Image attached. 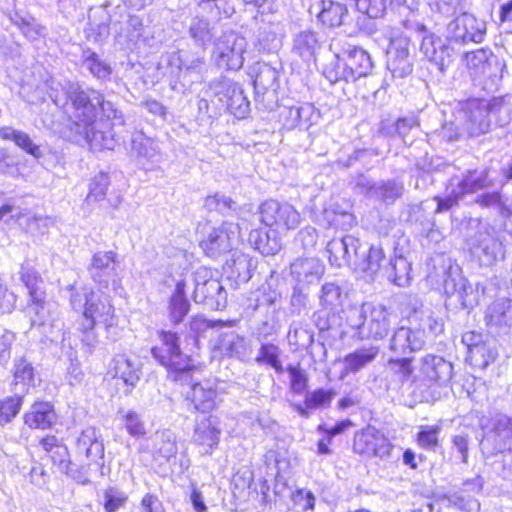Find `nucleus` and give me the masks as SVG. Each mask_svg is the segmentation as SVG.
<instances>
[{
  "label": "nucleus",
  "mask_w": 512,
  "mask_h": 512,
  "mask_svg": "<svg viewBox=\"0 0 512 512\" xmlns=\"http://www.w3.org/2000/svg\"><path fill=\"white\" fill-rule=\"evenodd\" d=\"M191 400L196 410L203 413L212 411L218 404L214 383L206 381L194 384L191 391Z\"/></svg>",
  "instance_id": "bb28decb"
},
{
  "label": "nucleus",
  "mask_w": 512,
  "mask_h": 512,
  "mask_svg": "<svg viewBox=\"0 0 512 512\" xmlns=\"http://www.w3.org/2000/svg\"><path fill=\"white\" fill-rule=\"evenodd\" d=\"M19 277L28 290L29 300L46 296L44 291V281L32 264L24 262L21 265Z\"/></svg>",
  "instance_id": "473e14b6"
},
{
  "label": "nucleus",
  "mask_w": 512,
  "mask_h": 512,
  "mask_svg": "<svg viewBox=\"0 0 512 512\" xmlns=\"http://www.w3.org/2000/svg\"><path fill=\"white\" fill-rule=\"evenodd\" d=\"M83 316L84 331L92 330L96 324H102L109 336L116 335L118 318L109 297H101L91 292L86 297Z\"/></svg>",
  "instance_id": "20e7f679"
},
{
  "label": "nucleus",
  "mask_w": 512,
  "mask_h": 512,
  "mask_svg": "<svg viewBox=\"0 0 512 512\" xmlns=\"http://www.w3.org/2000/svg\"><path fill=\"white\" fill-rule=\"evenodd\" d=\"M451 183L459 189V193H462L463 196L467 193H473L493 185V181L489 178L487 170L468 171L462 177H452Z\"/></svg>",
  "instance_id": "cd10ccee"
},
{
  "label": "nucleus",
  "mask_w": 512,
  "mask_h": 512,
  "mask_svg": "<svg viewBox=\"0 0 512 512\" xmlns=\"http://www.w3.org/2000/svg\"><path fill=\"white\" fill-rule=\"evenodd\" d=\"M25 424L30 428L46 429L56 421L53 407L47 402L35 403L24 416Z\"/></svg>",
  "instance_id": "c756f323"
},
{
  "label": "nucleus",
  "mask_w": 512,
  "mask_h": 512,
  "mask_svg": "<svg viewBox=\"0 0 512 512\" xmlns=\"http://www.w3.org/2000/svg\"><path fill=\"white\" fill-rule=\"evenodd\" d=\"M110 373L127 386L134 387L139 381L140 368L138 363L125 354L116 355L111 362Z\"/></svg>",
  "instance_id": "a878e982"
},
{
  "label": "nucleus",
  "mask_w": 512,
  "mask_h": 512,
  "mask_svg": "<svg viewBox=\"0 0 512 512\" xmlns=\"http://www.w3.org/2000/svg\"><path fill=\"white\" fill-rule=\"evenodd\" d=\"M205 207L209 210H217L221 213L235 209L236 203L224 195L215 194L205 199Z\"/></svg>",
  "instance_id": "0e129e2a"
},
{
  "label": "nucleus",
  "mask_w": 512,
  "mask_h": 512,
  "mask_svg": "<svg viewBox=\"0 0 512 512\" xmlns=\"http://www.w3.org/2000/svg\"><path fill=\"white\" fill-rule=\"evenodd\" d=\"M104 497V509L106 512H116L127 501V496L114 488H108L105 491Z\"/></svg>",
  "instance_id": "e2e57ef3"
},
{
  "label": "nucleus",
  "mask_w": 512,
  "mask_h": 512,
  "mask_svg": "<svg viewBox=\"0 0 512 512\" xmlns=\"http://www.w3.org/2000/svg\"><path fill=\"white\" fill-rule=\"evenodd\" d=\"M335 393L332 390L318 389L309 394L305 398V405L310 409L329 406Z\"/></svg>",
  "instance_id": "6e6d98bb"
},
{
  "label": "nucleus",
  "mask_w": 512,
  "mask_h": 512,
  "mask_svg": "<svg viewBox=\"0 0 512 512\" xmlns=\"http://www.w3.org/2000/svg\"><path fill=\"white\" fill-rule=\"evenodd\" d=\"M349 326L361 340L385 338L392 325V313L383 305L370 302L349 311Z\"/></svg>",
  "instance_id": "f03ea898"
},
{
  "label": "nucleus",
  "mask_w": 512,
  "mask_h": 512,
  "mask_svg": "<svg viewBox=\"0 0 512 512\" xmlns=\"http://www.w3.org/2000/svg\"><path fill=\"white\" fill-rule=\"evenodd\" d=\"M444 289L446 293L456 297L463 309H473L479 303L478 289L460 275L457 278H447L444 281Z\"/></svg>",
  "instance_id": "5701e85b"
},
{
  "label": "nucleus",
  "mask_w": 512,
  "mask_h": 512,
  "mask_svg": "<svg viewBox=\"0 0 512 512\" xmlns=\"http://www.w3.org/2000/svg\"><path fill=\"white\" fill-rule=\"evenodd\" d=\"M463 126L459 124L458 120H456L453 116L450 120L444 122L438 134L441 138L448 142H453L461 139L462 137L467 136L462 128Z\"/></svg>",
  "instance_id": "bf43d9fd"
},
{
  "label": "nucleus",
  "mask_w": 512,
  "mask_h": 512,
  "mask_svg": "<svg viewBox=\"0 0 512 512\" xmlns=\"http://www.w3.org/2000/svg\"><path fill=\"white\" fill-rule=\"evenodd\" d=\"M216 348L223 356L243 359L248 356L250 347L243 336L235 332L222 334Z\"/></svg>",
  "instance_id": "c85d7f7f"
},
{
  "label": "nucleus",
  "mask_w": 512,
  "mask_h": 512,
  "mask_svg": "<svg viewBox=\"0 0 512 512\" xmlns=\"http://www.w3.org/2000/svg\"><path fill=\"white\" fill-rule=\"evenodd\" d=\"M210 90L223 106L237 118H244L249 110V101L244 96L242 89L229 79L215 81L210 85Z\"/></svg>",
  "instance_id": "9d476101"
},
{
  "label": "nucleus",
  "mask_w": 512,
  "mask_h": 512,
  "mask_svg": "<svg viewBox=\"0 0 512 512\" xmlns=\"http://www.w3.org/2000/svg\"><path fill=\"white\" fill-rule=\"evenodd\" d=\"M193 300L203 303L212 310H218L226 304V291L220 281L213 277L206 267H199L193 273Z\"/></svg>",
  "instance_id": "6e6552de"
},
{
  "label": "nucleus",
  "mask_w": 512,
  "mask_h": 512,
  "mask_svg": "<svg viewBox=\"0 0 512 512\" xmlns=\"http://www.w3.org/2000/svg\"><path fill=\"white\" fill-rule=\"evenodd\" d=\"M92 450H75L77 452L76 457L89 458ZM65 454L68 455V460H60V466L63 472L75 482L81 485H88L89 479V465H83L76 462V459H72L74 456L68 453V450H64Z\"/></svg>",
  "instance_id": "7c9ffc66"
},
{
  "label": "nucleus",
  "mask_w": 512,
  "mask_h": 512,
  "mask_svg": "<svg viewBox=\"0 0 512 512\" xmlns=\"http://www.w3.org/2000/svg\"><path fill=\"white\" fill-rule=\"evenodd\" d=\"M260 221L279 233L295 230L301 223V215L289 203L267 200L259 207Z\"/></svg>",
  "instance_id": "0eeeda50"
},
{
  "label": "nucleus",
  "mask_w": 512,
  "mask_h": 512,
  "mask_svg": "<svg viewBox=\"0 0 512 512\" xmlns=\"http://www.w3.org/2000/svg\"><path fill=\"white\" fill-rule=\"evenodd\" d=\"M357 10L370 18L382 17L388 8L391 10L407 4V0H354Z\"/></svg>",
  "instance_id": "72a5a7b5"
},
{
  "label": "nucleus",
  "mask_w": 512,
  "mask_h": 512,
  "mask_svg": "<svg viewBox=\"0 0 512 512\" xmlns=\"http://www.w3.org/2000/svg\"><path fill=\"white\" fill-rule=\"evenodd\" d=\"M424 345V332L422 330L400 327L394 332L389 349L395 354L404 355L421 350Z\"/></svg>",
  "instance_id": "412c9836"
},
{
  "label": "nucleus",
  "mask_w": 512,
  "mask_h": 512,
  "mask_svg": "<svg viewBox=\"0 0 512 512\" xmlns=\"http://www.w3.org/2000/svg\"><path fill=\"white\" fill-rule=\"evenodd\" d=\"M318 48L319 42L314 31L304 30L294 36L293 52L305 61L311 60Z\"/></svg>",
  "instance_id": "c9c22d12"
},
{
  "label": "nucleus",
  "mask_w": 512,
  "mask_h": 512,
  "mask_svg": "<svg viewBox=\"0 0 512 512\" xmlns=\"http://www.w3.org/2000/svg\"><path fill=\"white\" fill-rule=\"evenodd\" d=\"M477 255L483 265L489 266L503 257V245L497 238L487 236L481 240Z\"/></svg>",
  "instance_id": "58836bf2"
},
{
  "label": "nucleus",
  "mask_w": 512,
  "mask_h": 512,
  "mask_svg": "<svg viewBox=\"0 0 512 512\" xmlns=\"http://www.w3.org/2000/svg\"><path fill=\"white\" fill-rule=\"evenodd\" d=\"M110 184L109 177L105 173L94 176L89 184V193L86 197L88 203L98 202L104 199Z\"/></svg>",
  "instance_id": "09e8293b"
},
{
  "label": "nucleus",
  "mask_w": 512,
  "mask_h": 512,
  "mask_svg": "<svg viewBox=\"0 0 512 512\" xmlns=\"http://www.w3.org/2000/svg\"><path fill=\"white\" fill-rule=\"evenodd\" d=\"M305 112H313V108L309 105L285 107L281 113L284 127L287 129L299 127L301 113Z\"/></svg>",
  "instance_id": "864d4df0"
},
{
  "label": "nucleus",
  "mask_w": 512,
  "mask_h": 512,
  "mask_svg": "<svg viewBox=\"0 0 512 512\" xmlns=\"http://www.w3.org/2000/svg\"><path fill=\"white\" fill-rule=\"evenodd\" d=\"M387 67L393 77L403 78L412 72V59L409 53V40L404 37L393 39L388 51Z\"/></svg>",
  "instance_id": "dca6fc26"
},
{
  "label": "nucleus",
  "mask_w": 512,
  "mask_h": 512,
  "mask_svg": "<svg viewBox=\"0 0 512 512\" xmlns=\"http://www.w3.org/2000/svg\"><path fill=\"white\" fill-rule=\"evenodd\" d=\"M320 304L326 309L334 310L341 305V289L335 283H325L319 296Z\"/></svg>",
  "instance_id": "de8ad7c7"
},
{
  "label": "nucleus",
  "mask_w": 512,
  "mask_h": 512,
  "mask_svg": "<svg viewBox=\"0 0 512 512\" xmlns=\"http://www.w3.org/2000/svg\"><path fill=\"white\" fill-rule=\"evenodd\" d=\"M197 232L201 235L200 246L210 257H217L230 251L238 241L240 228L238 224L224 221L219 226L209 222L199 223Z\"/></svg>",
  "instance_id": "7ed1b4c3"
},
{
  "label": "nucleus",
  "mask_w": 512,
  "mask_h": 512,
  "mask_svg": "<svg viewBox=\"0 0 512 512\" xmlns=\"http://www.w3.org/2000/svg\"><path fill=\"white\" fill-rule=\"evenodd\" d=\"M219 431L214 427L211 418L201 420L194 433V442L200 446L212 448L218 444Z\"/></svg>",
  "instance_id": "a19ab883"
},
{
  "label": "nucleus",
  "mask_w": 512,
  "mask_h": 512,
  "mask_svg": "<svg viewBox=\"0 0 512 512\" xmlns=\"http://www.w3.org/2000/svg\"><path fill=\"white\" fill-rule=\"evenodd\" d=\"M485 325L497 332L507 331L512 327V300L507 297H497L484 312Z\"/></svg>",
  "instance_id": "f3484780"
},
{
  "label": "nucleus",
  "mask_w": 512,
  "mask_h": 512,
  "mask_svg": "<svg viewBox=\"0 0 512 512\" xmlns=\"http://www.w3.org/2000/svg\"><path fill=\"white\" fill-rule=\"evenodd\" d=\"M246 46V39L242 35L226 31L217 39L212 59L219 68L238 70L244 63Z\"/></svg>",
  "instance_id": "423d86ee"
},
{
  "label": "nucleus",
  "mask_w": 512,
  "mask_h": 512,
  "mask_svg": "<svg viewBox=\"0 0 512 512\" xmlns=\"http://www.w3.org/2000/svg\"><path fill=\"white\" fill-rule=\"evenodd\" d=\"M99 108V112L102 114L103 121L106 122L110 127L112 125H121L124 123L122 113L117 110L112 102L106 101L103 95L102 102L99 103Z\"/></svg>",
  "instance_id": "680f3d73"
},
{
  "label": "nucleus",
  "mask_w": 512,
  "mask_h": 512,
  "mask_svg": "<svg viewBox=\"0 0 512 512\" xmlns=\"http://www.w3.org/2000/svg\"><path fill=\"white\" fill-rule=\"evenodd\" d=\"M28 313L32 326L42 328L45 334H53L54 330L61 329L58 305L46 301L45 297L29 300Z\"/></svg>",
  "instance_id": "f8f14e48"
},
{
  "label": "nucleus",
  "mask_w": 512,
  "mask_h": 512,
  "mask_svg": "<svg viewBox=\"0 0 512 512\" xmlns=\"http://www.w3.org/2000/svg\"><path fill=\"white\" fill-rule=\"evenodd\" d=\"M324 271L325 266L317 257H298L290 264V275L299 285H308L318 281Z\"/></svg>",
  "instance_id": "6ab92c4d"
},
{
  "label": "nucleus",
  "mask_w": 512,
  "mask_h": 512,
  "mask_svg": "<svg viewBox=\"0 0 512 512\" xmlns=\"http://www.w3.org/2000/svg\"><path fill=\"white\" fill-rule=\"evenodd\" d=\"M496 356V351L489 348L484 342L475 348H471L468 353L470 361L482 368H486L491 362H494Z\"/></svg>",
  "instance_id": "3c124183"
},
{
  "label": "nucleus",
  "mask_w": 512,
  "mask_h": 512,
  "mask_svg": "<svg viewBox=\"0 0 512 512\" xmlns=\"http://www.w3.org/2000/svg\"><path fill=\"white\" fill-rule=\"evenodd\" d=\"M279 350L278 347L273 344H265L262 345L258 356L256 358L257 362H265L271 367H273L276 371H282V365L279 361Z\"/></svg>",
  "instance_id": "4d7b16f0"
},
{
  "label": "nucleus",
  "mask_w": 512,
  "mask_h": 512,
  "mask_svg": "<svg viewBox=\"0 0 512 512\" xmlns=\"http://www.w3.org/2000/svg\"><path fill=\"white\" fill-rule=\"evenodd\" d=\"M379 354V348L369 346L356 349L354 352L347 354L343 359L344 373H357L370 363H372Z\"/></svg>",
  "instance_id": "2f4dec72"
},
{
  "label": "nucleus",
  "mask_w": 512,
  "mask_h": 512,
  "mask_svg": "<svg viewBox=\"0 0 512 512\" xmlns=\"http://www.w3.org/2000/svg\"><path fill=\"white\" fill-rule=\"evenodd\" d=\"M448 29L452 33V37L459 42L480 43L483 40L484 31L471 14L460 15L449 24Z\"/></svg>",
  "instance_id": "4be33fe9"
},
{
  "label": "nucleus",
  "mask_w": 512,
  "mask_h": 512,
  "mask_svg": "<svg viewBox=\"0 0 512 512\" xmlns=\"http://www.w3.org/2000/svg\"><path fill=\"white\" fill-rule=\"evenodd\" d=\"M346 64L331 77L332 80L356 81L367 76L373 67L369 54L361 48L354 47L345 53Z\"/></svg>",
  "instance_id": "2eb2a0df"
},
{
  "label": "nucleus",
  "mask_w": 512,
  "mask_h": 512,
  "mask_svg": "<svg viewBox=\"0 0 512 512\" xmlns=\"http://www.w3.org/2000/svg\"><path fill=\"white\" fill-rule=\"evenodd\" d=\"M359 247L360 240L352 235L332 239L326 247L330 264L335 267L348 264L351 267L353 254Z\"/></svg>",
  "instance_id": "aec40b11"
},
{
  "label": "nucleus",
  "mask_w": 512,
  "mask_h": 512,
  "mask_svg": "<svg viewBox=\"0 0 512 512\" xmlns=\"http://www.w3.org/2000/svg\"><path fill=\"white\" fill-rule=\"evenodd\" d=\"M83 63L91 74L98 79H107L111 75L110 65L102 61L94 52H85Z\"/></svg>",
  "instance_id": "a18cd8bd"
},
{
  "label": "nucleus",
  "mask_w": 512,
  "mask_h": 512,
  "mask_svg": "<svg viewBox=\"0 0 512 512\" xmlns=\"http://www.w3.org/2000/svg\"><path fill=\"white\" fill-rule=\"evenodd\" d=\"M355 446L366 448H383L385 446V439L373 427H367L361 432L356 433L354 438Z\"/></svg>",
  "instance_id": "49530a36"
},
{
  "label": "nucleus",
  "mask_w": 512,
  "mask_h": 512,
  "mask_svg": "<svg viewBox=\"0 0 512 512\" xmlns=\"http://www.w3.org/2000/svg\"><path fill=\"white\" fill-rule=\"evenodd\" d=\"M453 117L458 120L468 137H477L490 129L487 105L477 99L459 102L453 109Z\"/></svg>",
  "instance_id": "39448f33"
},
{
  "label": "nucleus",
  "mask_w": 512,
  "mask_h": 512,
  "mask_svg": "<svg viewBox=\"0 0 512 512\" xmlns=\"http://www.w3.org/2000/svg\"><path fill=\"white\" fill-rule=\"evenodd\" d=\"M159 337L163 347H153L151 353L163 366L175 372H186L193 367L192 360L180 352L175 333L161 331Z\"/></svg>",
  "instance_id": "1a4fd4ad"
},
{
  "label": "nucleus",
  "mask_w": 512,
  "mask_h": 512,
  "mask_svg": "<svg viewBox=\"0 0 512 512\" xmlns=\"http://www.w3.org/2000/svg\"><path fill=\"white\" fill-rule=\"evenodd\" d=\"M463 197L459 193V189L451 183V179L445 190V196H435L433 201L436 203L435 213H443L450 210L452 207L458 205L459 200Z\"/></svg>",
  "instance_id": "c03bdc74"
},
{
  "label": "nucleus",
  "mask_w": 512,
  "mask_h": 512,
  "mask_svg": "<svg viewBox=\"0 0 512 512\" xmlns=\"http://www.w3.org/2000/svg\"><path fill=\"white\" fill-rule=\"evenodd\" d=\"M117 254L114 251H98L92 258L88 271L91 278L102 288H114L118 285L116 280Z\"/></svg>",
  "instance_id": "ddd939ff"
},
{
  "label": "nucleus",
  "mask_w": 512,
  "mask_h": 512,
  "mask_svg": "<svg viewBox=\"0 0 512 512\" xmlns=\"http://www.w3.org/2000/svg\"><path fill=\"white\" fill-rule=\"evenodd\" d=\"M0 138L2 140L13 141L19 148L35 158L41 156L39 146L34 144L30 136L24 131L16 130L12 127H1Z\"/></svg>",
  "instance_id": "e433bc0d"
},
{
  "label": "nucleus",
  "mask_w": 512,
  "mask_h": 512,
  "mask_svg": "<svg viewBox=\"0 0 512 512\" xmlns=\"http://www.w3.org/2000/svg\"><path fill=\"white\" fill-rule=\"evenodd\" d=\"M132 151L138 158L146 160H154L160 152L158 144L141 132L132 136Z\"/></svg>",
  "instance_id": "ea45409f"
},
{
  "label": "nucleus",
  "mask_w": 512,
  "mask_h": 512,
  "mask_svg": "<svg viewBox=\"0 0 512 512\" xmlns=\"http://www.w3.org/2000/svg\"><path fill=\"white\" fill-rule=\"evenodd\" d=\"M310 13L326 28L339 27L344 23L348 10L340 2L333 0H318L310 6Z\"/></svg>",
  "instance_id": "a211bd4d"
},
{
  "label": "nucleus",
  "mask_w": 512,
  "mask_h": 512,
  "mask_svg": "<svg viewBox=\"0 0 512 512\" xmlns=\"http://www.w3.org/2000/svg\"><path fill=\"white\" fill-rule=\"evenodd\" d=\"M387 370L393 380L403 384L411 379L413 374L411 359H391L388 361Z\"/></svg>",
  "instance_id": "37998d69"
},
{
  "label": "nucleus",
  "mask_w": 512,
  "mask_h": 512,
  "mask_svg": "<svg viewBox=\"0 0 512 512\" xmlns=\"http://www.w3.org/2000/svg\"><path fill=\"white\" fill-rule=\"evenodd\" d=\"M421 52L431 62L435 63L441 71L451 62L452 50L447 43L433 34L422 39Z\"/></svg>",
  "instance_id": "b1692460"
},
{
  "label": "nucleus",
  "mask_w": 512,
  "mask_h": 512,
  "mask_svg": "<svg viewBox=\"0 0 512 512\" xmlns=\"http://www.w3.org/2000/svg\"><path fill=\"white\" fill-rule=\"evenodd\" d=\"M419 432L417 433V442L420 446L429 447V446H438L439 443V434L441 431L440 426L438 425H423L420 426Z\"/></svg>",
  "instance_id": "5fc2aeb1"
},
{
  "label": "nucleus",
  "mask_w": 512,
  "mask_h": 512,
  "mask_svg": "<svg viewBox=\"0 0 512 512\" xmlns=\"http://www.w3.org/2000/svg\"><path fill=\"white\" fill-rule=\"evenodd\" d=\"M495 431L501 437L505 444L512 446V418L506 415H499L494 425Z\"/></svg>",
  "instance_id": "69168bd1"
},
{
  "label": "nucleus",
  "mask_w": 512,
  "mask_h": 512,
  "mask_svg": "<svg viewBox=\"0 0 512 512\" xmlns=\"http://www.w3.org/2000/svg\"><path fill=\"white\" fill-rule=\"evenodd\" d=\"M418 373L414 381H421L426 386L445 384L453 376V365L441 356L427 354L420 358Z\"/></svg>",
  "instance_id": "9b49d317"
},
{
  "label": "nucleus",
  "mask_w": 512,
  "mask_h": 512,
  "mask_svg": "<svg viewBox=\"0 0 512 512\" xmlns=\"http://www.w3.org/2000/svg\"><path fill=\"white\" fill-rule=\"evenodd\" d=\"M50 98L59 107H65L68 100L73 108V118L79 133L84 135L86 141L93 150H112L116 144L112 128L103 121L97 119L99 103L102 102V94L96 90H81L77 84L68 82L63 87V94L50 93Z\"/></svg>",
  "instance_id": "f257e3e1"
},
{
  "label": "nucleus",
  "mask_w": 512,
  "mask_h": 512,
  "mask_svg": "<svg viewBox=\"0 0 512 512\" xmlns=\"http://www.w3.org/2000/svg\"><path fill=\"white\" fill-rule=\"evenodd\" d=\"M358 185L366 190V194L384 203H393L403 194V185L395 180L372 183L367 179L361 180Z\"/></svg>",
  "instance_id": "393cba45"
},
{
  "label": "nucleus",
  "mask_w": 512,
  "mask_h": 512,
  "mask_svg": "<svg viewBox=\"0 0 512 512\" xmlns=\"http://www.w3.org/2000/svg\"><path fill=\"white\" fill-rule=\"evenodd\" d=\"M291 498L296 506L302 511L313 510L315 506V497L311 491L298 489L291 493Z\"/></svg>",
  "instance_id": "338daca9"
},
{
  "label": "nucleus",
  "mask_w": 512,
  "mask_h": 512,
  "mask_svg": "<svg viewBox=\"0 0 512 512\" xmlns=\"http://www.w3.org/2000/svg\"><path fill=\"white\" fill-rule=\"evenodd\" d=\"M410 269L408 261L403 257H399L389 263V266L385 269V273L389 280L400 287H404L410 283Z\"/></svg>",
  "instance_id": "79ce46f5"
},
{
  "label": "nucleus",
  "mask_w": 512,
  "mask_h": 512,
  "mask_svg": "<svg viewBox=\"0 0 512 512\" xmlns=\"http://www.w3.org/2000/svg\"><path fill=\"white\" fill-rule=\"evenodd\" d=\"M22 405V398L19 396L9 397L0 404V423H7L14 418Z\"/></svg>",
  "instance_id": "052dcab7"
},
{
  "label": "nucleus",
  "mask_w": 512,
  "mask_h": 512,
  "mask_svg": "<svg viewBox=\"0 0 512 512\" xmlns=\"http://www.w3.org/2000/svg\"><path fill=\"white\" fill-rule=\"evenodd\" d=\"M387 260L380 246H368L360 242V247L353 254L352 268L373 278L387 267Z\"/></svg>",
  "instance_id": "4468645a"
},
{
  "label": "nucleus",
  "mask_w": 512,
  "mask_h": 512,
  "mask_svg": "<svg viewBox=\"0 0 512 512\" xmlns=\"http://www.w3.org/2000/svg\"><path fill=\"white\" fill-rule=\"evenodd\" d=\"M276 81L277 71L268 65H263L254 79V85L259 89L268 90L275 87Z\"/></svg>",
  "instance_id": "13d9d810"
},
{
  "label": "nucleus",
  "mask_w": 512,
  "mask_h": 512,
  "mask_svg": "<svg viewBox=\"0 0 512 512\" xmlns=\"http://www.w3.org/2000/svg\"><path fill=\"white\" fill-rule=\"evenodd\" d=\"M189 34L201 45H205L212 37V32L208 22L200 18L192 19L189 27Z\"/></svg>",
  "instance_id": "603ef678"
},
{
  "label": "nucleus",
  "mask_w": 512,
  "mask_h": 512,
  "mask_svg": "<svg viewBox=\"0 0 512 512\" xmlns=\"http://www.w3.org/2000/svg\"><path fill=\"white\" fill-rule=\"evenodd\" d=\"M14 379L18 383L31 384L34 380L33 367L25 360H20L15 365Z\"/></svg>",
  "instance_id": "774afa93"
},
{
  "label": "nucleus",
  "mask_w": 512,
  "mask_h": 512,
  "mask_svg": "<svg viewBox=\"0 0 512 512\" xmlns=\"http://www.w3.org/2000/svg\"><path fill=\"white\" fill-rule=\"evenodd\" d=\"M190 304L185 297V283L178 282L169 304V315L173 323H180L189 311Z\"/></svg>",
  "instance_id": "4c0bfd02"
},
{
  "label": "nucleus",
  "mask_w": 512,
  "mask_h": 512,
  "mask_svg": "<svg viewBox=\"0 0 512 512\" xmlns=\"http://www.w3.org/2000/svg\"><path fill=\"white\" fill-rule=\"evenodd\" d=\"M253 260L240 251H234L231 258L226 261V271L230 277L240 281H248L251 278Z\"/></svg>",
  "instance_id": "f704fd0d"
},
{
  "label": "nucleus",
  "mask_w": 512,
  "mask_h": 512,
  "mask_svg": "<svg viewBox=\"0 0 512 512\" xmlns=\"http://www.w3.org/2000/svg\"><path fill=\"white\" fill-rule=\"evenodd\" d=\"M476 203L485 208H496L504 217L512 216V209L502 201L499 192L484 193L477 197Z\"/></svg>",
  "instance_id": "8fccbe9b"
}]
</instances>
